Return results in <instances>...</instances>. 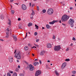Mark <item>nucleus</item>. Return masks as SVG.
Masks as SVG:
<instances>
[{
  "instance_id": "f257e3e1",
  "label": "nucleus",
  "mask_w": 76,
  "mask_h": 76,
  "mask_svg": "<svg viewBox=\"0 0 76 76\" xmlns=\"http://www.w3.org/2000/svg\"><path fill=\"white\" fill-rule=\"evenodd\" d=\"M22 56V53L20 51H18L15 53L14 57L17 59L20 60V59H21V58Z\"/></svg>"
},
{
  "instance_id": "f03ea898",
  "label": "nucleus",
  "mask_w": 76,
  "mask_h": 76,
  "mask_svg": "<svg viewBox=\"0 0 76 76\" xmlns=\"http://www.w3.org/2000/svg\"><path fill=\"white\" fill-rule=\"evenodd\" d=\"M69 18H70V16H69L64 15L62 16V22H66V21H67L68 19H69Z\"/></svg>"
},
{
  "instance_id": "7ed1b4c3",
  "label": "nucleus",
  "mask_w": 76,
  "mask_h": 76,
  "mask_svg": "<svg viewBox=\"0 0 76 76\" xmlns=\"http://www.w3.org/2000/svg\"><path fill=\"white\" fill-rule=\"evenodd\" d=\"M53 12L54 10H53V9L52 8H49L48 9L47 12L48 14L49 15H53Z\"/></svg>"
},
{
  "instance_id": "20e7f679",
  "label": "nucleus",
  "mask_w": 76,
  "mask_h": 76,
  "mask_svg": "<svg viewBox=\"0 0 76 76\" xmlns=\"http://www.w3.org/2000/svg\"><path fill=\"white\" fill-rule=\"evenodd\" d=\"M60 48H61V47H60V45L55 46L54 48L55 51H59Z\"/></svg>"
},
{
  "instance_id": "39448f33",
  "label": "nucleus",
  "mask_w": 76,
  "mask_h": 76,
  "mask_svg": "<svg viewBox=\"0 0 76 76\" xmlns=\"http://www.w3.org/2000/svg\"><path fill=\"white\" fill-rule=\"evenodd\" d=\"M27 67L28 68H29V70L30 71H32L34 70V66L31 64L28 65Z\"/></svg>"
},
{
  "instance_id": "423d86ee",
  "label": "nucleus",
  "mask_w": 76,
  "mask_h": 76,
  "mask_svg": "<svg viewBox=\"0 0 76 76\" xmlns=\"http://www.w3.org/2000/svg\"><path fill=\"white\" fill-rule=\"evenodd\" d=\"M26 6L24 4H23L21 6V9L22 10H25L26 9Z\"/></svg>"
},
{
  "instance_id": "0eeeda50",
  "label": "nucleus",
  "mask_w": 76,
  "mask_h": 76,
  "mask_svg": "<svg viewBox=\"0 0 76 76\" xmlns=\"http://www.w3.org/2000/svg\"><path fill=\"white\" fill-rule=\"evenodd\" d=\"M58 22V20H54L52 22H50L49 23L50 25H53V24H54L55 22Z\"/></svg>"
},
{
  "instance_id": "6e6552de",
  "label": "nucleus",
  "mask_w": 76,
  "mask_h": 76,
  "mask_svg": "<svg viewBox=\"0 0 76 76\" xmlns=\"http://www.w3.org/2000/svg\"><path fill=\"white\" fill-rule=\"evenodd\" d=\"M74 22H75V21H74V20L72 19H70L69 21V24L73 23Z\"/></svg>"
},
{
  "instance_id": "1a4fd4ad",
  "label": "nucleus",
  "mask_w": 76,
  "mask_h": 76,
  "mask_svg": "<svg viewBox=\"0 0 76 76\" xmlns=\"http://www.w3.org/2000/svg\"><path fill=\"white\" fill-rule=\"evenodd\" d=\"M41 73V72L40 71L38 70L37 71L36 73V76H38Z\"/></svg>"
},
{
  "instance_id": "9d476101",
  "label": "nucleus",
  "mask_w": 76,
  "mask_h": 76,
  "mask_svg": "<svg viewBox=\"0 0 76 76\" xmlns=\"http://www.w3.org/2000/svg\"><path fill=\"white\" fill-rule=\"evenodd\" d=\"M66 63L65 62L63 63L61 66V69H63L66 66Z\"/></svg>"
},
{
  "instance_id": "9b49d317",
  "label": "nucleus",
  "mask_w": 76,
  "mask_h": 76,
  "mask_svg": "<svg viewBox=\"0 0 76 76\" xmlns=\"http://www.w3.org/2000/svg\"><path fill=\"white\" fill-rule=\"evenodd\" d=\"M9 61L10 63H12V62H13V58H12V57H9Z\"/></svg>"
},
{
  "instance_id": "f8f14e48",
  "label": "nucleus",
  "mask_w": 76,
  "mask_h": 76,
  "mask_svg": "<svg viewBox=\"0 0 76 76\" xmlns=\"http://www.w3.org/2000/svg\"><path fill=\"white\" fill-rule=\"evenodd\" d=\"M52 47V46L51 45L50 43H48L47 44V47L48 48H51Z\"/></svg>"
},
{
  "instance_id": "ddd939ff",
  "label": "nucleus",
  "mask_w": 76,
  "mask_h": 76,
  "mask_svg": "<svg viewBox=\"0 0 76 76\" xmlns=\"http://www.w3.org/2000/svg\"><path fill=\"white\" fill-rule=\"evenodd\" d=\"M40 56H43L45 54V51H42L40 52Z\"/></svg>"
},
{
  "instance_id": "4468645a",
  "label": "nucleus",
  "mask_w": 76,
  "mask_h": 76,
  "mask_svg": "<svg viewBox=\"0 0 76 76\" xmlns=\"http://www.w3.org/2000/svg\"><path fill=\"white\" fill-rule=\"evenodd\" d=\"M12 37L14 38V40L15 41H17V37L15 35H13Z\"/></svg>"
},
{
  "instance_id": "2eb2a0df",
  "label": "nucleus",
  "mask_w": 76,
  "mask_h": 76,
  "mask_svg": "<svg viewBox=\"0 0 76 76\" xmlns=\"http://www.w3.org/2000/svg\"><path fill=\"white\" fill-rule=\"evenodd\" d=\"M37 64H39V63L38 62H34V66H37Z\"/></svg>"
},
{
  "instance_id": "dca6fc26",
  "label": "nucleus",
  "mask_w": 76,
  "mask_h": 76,
  "mask_svg": "<svg viewBox=\"0 0 76 76\" xmlns=\"http://www.w3.org/2000/svg\"><path fill=\"white\" fill-rule=\"evenodd\" d=\"M46 27L48 29H50L51 28V26L48 24L46 25Z\"/></svg>"
},
{
  "instance_id": "f3484780",
  "label": "nucleus",
  "mask_w": 76,
  "mask_h": 76,
  "mask_svg": "<svg viewBox=\"0 0 76 76\" xmlns=\"http://www.w3.org/2000/svg\"><path fill=\"white\" fill-rule=\"evenodd\" d=\"M28 49V47L27 46H26L24 47V50H25V51H27Z\"/></svg>"
},
{
  "instance_id": "a211bd4d",
  "label": "nucleus",
  "mask_w": 76,
  "mask_h": 76,
  "mask_svg": "<svg viewBox=\"0 0 76 76\" xmlns=\"http://www.w3.org/2000/svg\"><path fill=\"white\" fill-rule=\"evenodd\" d=\"M55 73L56 75H57V76H59V73H58L57 71H55Z\"/></svg>"
},
{
  "instance_id": "6ab92c4d",
  "label": "nucleus",
  "mask_w": 76,
  "mask_h": 76,
  "mask_svg": "<svg viewBox=\"0 0 76 76\" xmlns=\"http://www.w3.org/2000/svg\"><path fill=\"white\" fill-rule=\"evenodd\" d=\"M19 76H24V74L23 73H21L19 75Z\"/></svg>"
},
{
  "instance_id": "aec40b11",
  "label": "nucleus",
  "mask_w": 76,
  "mask_h": 76,
  "mask_svg": "<svg viewBox=\"0 0 76 76\" xmlns=\"http://www.w3.org/2000/svg\"><path fill=\"white\" fill-rule=\"evenodd\" d=\"M12 76H17V73H16V72H14Z\"/></svg>"
},
{
  "instance_id": "412c9836",
  "label": "nucleus",
  "mask_w": 76,
  "mask_h": 76,
  "mask_svg": "<svg viewBox=\"0 0 76 76\" xmlns=\"http://www.w3.org/2000/svg\"><path fill=\"white\" fill-rule=\"evenodd\" d=\"M32 24L31 23H29L28 24V26H32Z\"/></svg>"
},
{
  "instance_id": "4be33fe9",
  "label": "nucleus",
  "mask_w": 76,
  "mask_h": 76,
  "mask_svg": "<svg viewBox=\"0 0 76 76\" xmlns=\"http://www.w3.org/2000/svg\"><path fill=\"white\" fill-rule=\"evenodd\" d=\"M69 25H70L71 26V27H72V28H73L74 26V24H73V23L69 24Z\"/></svg>"
},
{
  "instance_id": "5701e85b",
  "label": "nucleus",
  "mask_w": 76,
  "mask_h": 76,
  "mask_svg": "<svg viewBox=\"0 0 76 76\" xmlns=\"http://www.w3.org/2000/svg\"><path fill=\"white\" fill-rule=\"evenodd\" d=\"M35 26L36 27V28L37 29H38V28H39L38 26L37 25L35 24Z\"/></svg>"
},
{
  "instance_id": "b1692460",
  "label": "nucleus",
  "mask_w": 76,
  "mask_h": 76,
  "mask_svg": "<svg viewBox=\"0 0 76 76\" xmlns=\"http://www.w3.org/2000/svg\"><path fill=\"white\" fill-rule=\"evenodd\" d=\"M11 12L12 14L13 15V14H14V13L15 12V11H14L13 10H12L11 11Z\"/></svg>"
},
{
  "instance_id": "393cba45",
  "label": "nucleus",
  "mask_w": 76,
  "mask_h": 76,
  "mask_svg": "<svg viewBox=\"0 0 76 76\" xmlns=\"http://www.w3.org/2000/svg\"><path fill=\"white\" fill-rule=\"evenodd\" d=\"M7 76H11V74L9 72H8L7 73Z\"/></svg>"
},
{
  "instance_id": "a878e982",
  "label": "nucleus",
  "mask_w": 76,
  "mask_h": 76,
  "mask_svg": "<svg viewBox=\"0 0 76 76\" xmlns=\"http://www.w3.org/2000/svg\"><path fill=\"white\" fill-rule=\"evenodd\" d=\"M9 34L6 35L5 36V37L6 38H9Z\"/></svg>"
},
{
  "instance_id": "bb28decb",
  "label": "nucleus",
  "mask_w": 76,
  "mask_h": 76,
  "mask_svg": "<svg viewBox=\"0 0 76 76\" xmlns=\"http://www.w3.org/2000/svg\"><path fill=\"white\" fill-rule=\"evenodd\" d=\"M32 15H33V16H34L35 15V13L34 12V11H32V12L31 14Z\"/></svg>"
},
{
  "instance_id": "cd10ccee",
  "label": "nucleus",
  "mask_w": 76,
  "mask_h": 76,
  "mask_svg": "<svg viewBox=\"0 0 76 76\" xmlns=\"http://www.w3.org/2000/svg\"><path fill=\"white\" fill-rule=\"evenodd\" d=\"M72 74H75L76 73V71H74L72 72Z\"/></svg>"
},
{
  "instance_id": "c85d7f7f",
  "label": "nucleus",
  "mask_w": 76,
  "mask_h": 76,
  "mask_svg": "<svg viewBox=\"0 0 76 76\" xmlns=\"http://www.w3.org/2000/svg\"><path fill=\"white\" fill-rule=\"evenodd\" d=\"M39 41V39H37L36 40V42H38Z\"/></svg>"
},
{
  "instance_id": "c756f323",
  "label": "nucleus",
  "mask_w": 76,
  "mask_h": 76,
  "mask_svg": "<svg viewBox=\"0 0 76 76\" xmlns=\"http://www.w3.org/2000/svg\"><path fill=\"white\" fill-rule=\"evenodd\" d=\"M43 13H45L46 12V10H42Z\"/></svg>"
},
{
  "instance_id": "7c9ffc66",
  "label": "nucleus",
  "mask_w": 76,
  "mask_h": 76,
  "mask_svg": "<svg viewBox=\"0 0 76 76\" xmlns=\"http://www.w3.org/2000/svg\"><path fill=\"white\" fill-rule=\"evenodd\" d=\"M1 19H4V17L3 15H1Z\"/></svg>"
},
{
  "instance_id": "2f4dec72",
  "label": "nucleus",
  "mask_w": 76,
  "mask_h": 76,
  "mask_svg": "<svg viewBox=\"0 0 76 76\" xmlns=\"http://www.w3.org/2000/svg\"><path fill=\"white\" fill-rule=\"evenodd\" d=\"M65 61H70V59H69V58L66 59L65 60Z\"/></svg>"
},
{
  "instance_id": "473e14b6",
  "label": "nucleus",
  "mask_w": 76,
  "mask_h": 76,
  "mask_svg": "<svg viewBox=\"0 0 76 76\" xmlns=\"http://www.w3.org/2000/svg\"><path fill=\"white\" fill-rule=\"evenodd\" d=\"M55 38H56V37H55V36L53 35V37H52V39H55Z\"/></svg>"
},
{
  "instance_id": "72a5a7b5",
  "label": "nucleus",
  "mask_w": 76,
  "mask_h": 76,
  "mask_svg": "<svg viewBox=\"0 0 76 76\" xmlns=\"http://www.w3.org/2000/svg\"><path fill=\"white\" fill-rule=\"evenodd\" d=\"M72 40L74 41H75L76 40V39H75V37H73Z\"/></svg>"
},
{
  "instance_id": "f704fd0d",
  "label": "nucleus",
  "mask_w": 76,
  "mask_h": 76,
  "mask_svg": "<svg viewBox=\"0 0 76 76\" xmlns=\"http://www.w3.org/2000/svg\"><path fill=\"white\" fill-rule=\"evenodd\" d=\"M37 32H35L34 33V35H35V36L37 35Z\"/></svg>"
},
{
  "instance_id": "c9c22d12",
  "label": "nucleus",
  "mask_w": 76,
  "mask_h": 76,
  "mask_svg": "<svg viewBox=\"0 0 76 76\" xmlns=\"http://www.w3.org/2000/svg\"><path fill=\"white\" fill-rule=\"evenodd\" d=\"M7 31H8V32H9V31H10V30H9V28H7Z\"/></svg>"
},
{
  "instance_id": "e433bc0d",
  "label": "nucleus",
  "mask_w": 76,
  "mask_h": 76,
  "mask_svg": "<svg viewBox=\"0 0 76 76\" xmlns=\"http://www.w3.org/2000/svg\"><path fill=\"white\" fill-rule=\"evenodd\" d=\"M9 72H10V73H13V72L12 71H9Z\"/></svg>"
},
{
  "instance_id": "4c0bfd02",
  "label": "nucleus",
  "mask_w": 76,
  "mask_h": 76,
  "mask_svg": "<svg viewBox=\"0 0 76 76\" xmlns=\"http://www.w3.org/2000/svg\"><path fill=\"white\" fill-rule=\"evenodd\" d=\"M13 1H14V0H10V2L12 3V2H13Z\"/></svg>"
},
{
  "instance_id": "58836bf2",
  "label": "nucleus",
  "mask_w": 76,
  "mask_h": 76,
  "mask_svg": "<svg viewBox=\"0 0 76 76\" xmlns=\"http://www.w3.org/2000/svg\"><path fill=\"white\" fill-rule=\"evenodd\" d=\"M70 10H72V9H73V7H70Z\"/></svg>"
},
{
  "instance_id": "ea45409f",
  "label": "nucleus",
  "mask_w": 76,
  "mask_h": 76,
  "mask_svg": "<svg viewBox=\"0 0 76 76\" xmlns=\"http://www.w3.org/2000/svg\"><path fill=\"white\" fill-rule=\"evenodd\" d=\"M37 9L38 10H39V7L37 6Z\"/></svg>"
},
{
  "instance_id": "a19ab883",
  "label": "nucleus",
  "mask_w": 76,
  "mask_h": 76,
  "mask_svg": "<svg viewBox=\"0 0 76 76\" xmlns=\"http://www.w3.org/2000/svg\"><path fill=\"white\" fill-rule=\"evenodd\" d=\"M8 20H9V23H10H10H11V22H10V19H9Z\"/></svg>"
},
{
  "instance_id": "79ce46f5",
  "label": "nucleus",
  "mask_w": 76,
  "mask_h": 76,
  "mask_svg": "<svg viewBox=\"0 0 76 76\" xmlns=\"http://www.w3.org/2000/svg\"><path fill=\"white\" fill-rule=\"evenodd\" d=\"M69 48H68L67 49H66V51H69Z\"/></svg>"
},
{
  "instance_id": "37998d69",
  "label": "nucleus",
  "mask_w": 76,
  "mask_h": 76,
  "mask_svg": "<svg viewBox=\"0 0 76 76\" xmlns=\"http://www.w3.org/2000/svg\"><path fill=\"white\" fill-rule=\"evenodd\" d=\"M33 18H34V17H33V16H32V17H31V19H33Z\"/></svg>"
},
{
  "instance_id": "c03bdc74",
  "label": "nucleus",
  "mask_w": 76,
  "mask_h": 76,
  "mask_svg": "<svg viewBox=\"0 0 76 76\" xmlns=\"http://www.w3.org/2000/svg\"><path fill=\"white\" fill-rule=\"evenodd\" d=\"M70 46H71V47H72V46H73V43H72L71 45H70Z\"/></svg>"
},
{
  "instance_id": "a18cd8bd",
  "label": "nucleus",
  "mask_w": 76,
  "mask_h": 76,
  "mask_svg": "<svg viewBox=\"0 0 76 76\" xmlns=\"http://www.w3.org/2000/svg\"><path fill=\"white\" fill-rule=\"evenodd\" d=\"M6 34H7V35H9V32H6Z\"/></svg>"
},
{
  "instance_id": "49530a36",
  "label": "nucleus",
  "mask_w": 76,
  "mask_h": 76,
  "mask_svg": "<svg viewBox=\"0 0 76 76\" xmlns=\"http://www.w3.org/2000/svg\"><path fill=\"white\" fill-rule=\"evenodd\" d=\"M15 71H16V72H18V69H15Z\"/></svg>"
},
{
  "instance_id": "de8ad7c7",
  "label": "nucleus",
  "mask_w": 76,
  "mask_h": 76,
  "mask_svg": "<svg viewBox=\"0 0 76 76\" xmlns=\"http://www.w3.org/2000/svg\"><path fill=\"white\" fill-rule=\"evenodd\" d=\"M18 20H20V18H19L18 19Z\"/></svg>"
},
{
  "instance_id": "09e8293b",
  "label": "nucleus",
  "mask_w": 76,
  "mask_h": 76,
  "mask_svg": "<svg viewBox=\"0 0 76 76\" xmlns=\"http://www.w3.org/2000/svg\"><path fill=\"white\" fill-rule=\"evenodd\" d=\"M39 64H41V63H41V61H39Z\"/></svg>"
},
{
  "instance_id": "8fccbe9b",
  "label": "nucleus",
  "mask_w": 76,
  "mask_h": 76,
  "mask_svg": "<svg viewBox=\"0 0 76 76\" xmlns=\"http://www.w3.org/2000/svg\"><path fill=\"white\" fill-rule=\"evenodd\" d=\"M34 4H33L31 5V6L32 7H34Z\"/></svg>"
},
{
  "instance_id": "3c124183",
  "label": "nucleus",
  "mask_w": 76,
  "mask_h": 76,
  "mask_svg": "<svg viewBox=\"0 0 76 76\" xmlns=\"http://www.w3.org/2000/svg\"><path fill=\"white\" fill-rule=\"evenodd\" d=\"M16 53V50H15V52H14V53L15 54Z\"/></svg>"
},
{
  "instance_id": "603ef678",
  "label": "nucleus",
  "mask_w": 76,
  "mask_h": 76,
  "mask_svg": "<svg viewBox=\"0 0 76 76\" xmlns=\"http://www.w3.org/2000/svg\"><path fill=\"white\" fill-rule=\"evenodd\" d=\"M29 6H30V7H31V3H29Z\"/></svg>"
},
{
  "instance_id": "864d4df0",
  "label": "nucleus",
  "mask_w": 76,
  "mask_h": 76,
  "mask_svg": "<svg viewBox=\"0 0 76 76\" xmlns=\"http://www.w3.org/2000/svg\"><path fill=\"white\" fill-rule=\"evenodd\" d=\"M18 68H19V69H20V66L18 65Z\"/></svg>"
},
{
  "instance_id": "5fc2aeb1",
  "label": "nucleus",
  "mask_w": 76,
  "mask_h": 76,
  "mask_svg": "<svg viewBox=\"0 0 76 76\" xmlns=\"http://www.w3.org/2000/svg\"><path fill=\"white\" fill-rule=\"evenodd\" d=\"M27 33H26V37H25V38H26V37H27Z\"/></svg>"
},
{
  "instance_id": "6e6d98bb",
  "label": "nucleus",
  "mask_w": 76,
  "mask_h": 76,
  "mask_svg": "<svg viewBox=\"0 0 76 76\" xmlns=\"http://www.w3.org/2000/svg\"><path fill=\"white\" fill-rule=\"evenodd\" d=\"M0 40H1V41H4V40L3 39H1Z\"/></svg>"
},
{
  "instance_id": "4d7b16f0",
  "label": "nucleus",
  "mask_w": 76,
  "mask_h": 76,
  "mask_svg": "<svg viewBox=\"0 0 76 76\" xmlns=\"http://www.w3.org/2000/svg\"><path fill=\"white\" fill-rule=\"evenodd\" d=\"M35 61H38V59H35L34 60Z\"/></svg>"
},
{
  "instance_id": "13d9d810",
  "label": "nucleus",
  "mask_w": 76,
  "mask_h": 76,
  "mask_svg": "<svg viewBox=\"0 0 76 76\" xmlns=\"http://www.w3.org/2000/svg\"><path fill=\"white\" fill-rule=\"evenodd\" d=\"M17 62H19V61L18 60H17Z\"/></svg>"
},
{
  "instance_id": "bf43d9fd",
  "label": "nucleus",
  "mask_w": 76,
  "mask_h": 76,
  "mask_svg": "<svg viewBox=\"0 0 76 76\" xmlns=\"http://www.w3.org/2000/svg\"><path fill=\"white\" fill-rule=\"evenodd\" d=\"M32 56H35V55H34V54L33 53V54H32Z\"/></svg>"
},
{
  "instance_id": "052dcab7",
  "label": "nucleus",
  "mask_w": 76,
  "mask_h": 76,
  "mask_svg": "<svg viewBox=\"0 0 76 76\" xmlns=\"http://www.w3.org/2000/svg\"><path fill=\"white\" fill-rule=\"evenodd\" d=\"M48 63H50V61L49 60L48 61Z\"/></svg>"
},
{
  "instance_id": "680f3d73",
  "label": "nucleus",
  "mask_w": 76,
  "mask_h": 76,
  "mask_svg": "<svg viewBox=\"0 0 76 76\" xmlns=\"http://www.w3.org/2000/svg\"><path fill=\"white\" fill-rule=\"evenodd\" d=\"M62 25H64V26H65V25L64 24H63V23H62Z\"/></svg>"
},
{
  "instance_id": "e2e57ef3",
  "label": "nucleus",
  "mask_w": 76,
  "mask_h": 76,
  "mask_svg": "<svg viewBox=\"0 0 76 76\" xmlns=\"http://www.w3.org/2000/svg\"><path fill=\"white\" fill-rule=\"evenodd\" d=\"M35 45V46H36V47H38V45H36V44Z\"/></svg>"
},
{
  "instance_id": "0e129e2a",
  "label": "nucleus",
  "mask_w": 76,
  "mask_h": 76,
  "mask_svg": "<svg viewBox=\"0 0 76 76\" xmlns=\"http://www.w3.org/2000/svg\"><path fill=\"white\" fill-rule=\"evenodd\" d=\"M42 29H45L44 27H42Z\"/></svg>"
},
{
  "instance_id": "69168bd1",
  "label": "nucleus",
  "mask_w": 76,
  "mask_h": 76,
  "mask_svg": "<svg viewBox=\"0 0 76 76\" xmlns=\"http://www.w3.org/2000/svg\"><path fill=\"white\" fill-rule=\"evenodd\" d=\"M59 22L60 23H61V20L59 21Z\"/></svg>"
},
{
  "instance_id": "338daca9",
  "label": "nucleus",
  "mask_w": 76,
  "mask_h": 76,
  "mask_svg": "<svg viewBox=\"0 0 76 76\" xmlns=\"http://www.w3.org/2000/svg\"><path fill=\"white\" fill-rule=\"evenodd\" d=\"M63 6H64V5H65V4H63Z\"/></svg>"
},
{
  "instance_id": "774afa93",
  "label": "nucleus",
  "mask_w": 76,
  "mask_h": 76,
  "mask_svg": "<svg viewBox=\"0 0 76 76\" xmlns=\"http://www.w3.org/2000/svg\"><path fill=\"white\" fill-rule=\"evenodd\" d=\"M75 75H72V76H75Z\"/></svg>"
}]
</instances>
